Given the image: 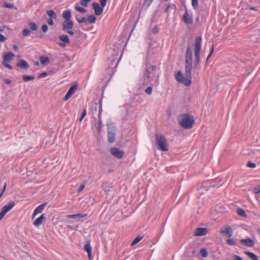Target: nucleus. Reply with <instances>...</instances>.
Listing matches in <instances>:
<instances>
[{
    "label": "nucleus",
    "mask_w": 260,
    "mask_h": 260,
    "mask_svg": "<svg viewBox=\"0 0 260 260\" xmlns=\"http://www.w3.org/2000/svg\"><path fill=\"white\" fill-rule=\"evenodd\" d=\"M192 68V52L190 47L187 49L185 54V77H184L180 71H178L175 75L176 80L186 86L191 84V72Z\"/></svg>",
    "instance_id": "nucleus-1"
},
{
    "label": "nucleus",
    "mask_w": 260,
    "mask_h": 260,
    "mask_svg": "<svg viewBox=\"0 0 260 260\" xmlns=\"http://www.w3.org/2000/svg\"><path fill=\"white\" fill-rule=\"evenodd\" d=\"M177 119L179 125L186 129L191 128L194 123L193 116L188 114H181L178 117Z\"/></svg>",
    "instance_id": "nucleus-2"
},
{
    "label": "nucleus",
    "mask_w": 260,
    "mask_h": 260,
    "mask_svg": "<svg viewBox=\"0 0 260 260\" xmlns=\"http://www.w3.org/2000/svg\"><path fill=\"white\" fill-rule=\"evenodd\" d=\"M202 38L201 36H198L196 38L194 43V68H199L200 62V52L201 49Z\"/></svg>",
    "instance_id": "nucleus-3"
},
{
    "label": "nucleus",
    "mask_w": 260,
    "mask_h": 260,
    "mask_svg": "<svg viewBox=\"0 0 260 260\" xmlns=\"http://www.w3.org/2000/svg\"><path fill=\"white\" fill-rule=\"evenodd\" d=\"M156 144L159 150L167 151L168 150V146L167 140L164 135L156 134Z\"/></svg>",
    "instance_id": "nucleus-4"
},
{
    "label": "nucleus",
    "mask_w": 260,
    "mask_h": 260,
    "mask_svg": "<svg viewBox=\"0 0 260 260\" xmlns=\"http://www.w3.org/2000/svg\"><path fill=\"white\" fill-rule=\"evenodd\" d=\"M156 69V67L154 65L147 66L144 75V77L149 81L152 80Z\"/></svg>",
    "instance_id": "nucleus-5"
},
{
    "label": "nucleus",
    "mask_w": 260,
    "mask_h": 260,
    "mask_svg": "<svg viewBox=\"0 0 260 260\" xmlns=\"http://www.w3.org/2000/svg\"><path fill=\"white\" fill-rule=\"evenodd\" d=\"M74 26L72 20H64L62 23V30L66 31L70 35L73 36L74 31L72 30Z\"/></svg>",
    "instance_id": "nucleus-6"
},
{
    "label": "nucleus",
    "mask_w": 260,
    "mask_h": 260,
    "mask_svg": "<svg viewBox=\"0 0 260 260\" xmlns=\"http://www.w3.org/2000/svg\"><path fill=\"white\" fill-rule=\"evenodd\" d=\"M15 205L14 202H11L8 204L5 205L2 209V211L0 212V220H1L5 215L10 211Z\"/></svg>",
    "instance_id": "nucleus-7"
},
{
    "label": "nucleus",
    "mask_w": 260,
    "mask_h": 260,
    "mask_svg": "<svg viewBox=\"0 0 260 260\" xmlns=\"http://www.w3.org/2000/svg\"><path fill=\"white\" fill-rule=\"evenodd\" d=\"M108 140L109 143L111 144L115 141V133L114 126L112 124L108 125Z\"/></svg>",
    "instance_id": "nucleus-8"
},
{
    "label": "nucleus",
    "mask_w": 260,
    "mask_h": 260,
    "mask_svg": "<svg viewBox=\"0 0 260 260\" xmlns=\"http://www.w3.org/2000/svg\"><path fill=\"white\" fill-rule=\"evenodd\" d=\"M111 154L115 157L118 159H121L123 157L124 152L122 150H120L116 147H111L110 149Z\"/></svg>",
    "instance_id": "nucleus-9"
},
{
    "label": "nucleus",
    "mask_w": 260,
    "mask_h": 260,
    "mask_svg": "<svg viewBox=\"0 0 260 260\" xmlns=\"http://www.w3.org/2000/svg\"><path fill=\"white\" fill-rule=\"evenodd\" d=\"M58 38L62 42L57 43V44L62 48L66 47L67 45L70 43V40L67 35H59Z\"/></svg>",
    "instance_id": "nucleus-10"
},
{
    "label": "nucleus",
    "mask_w": 260,
    "mask_h": 260,
    "mask_svg": "<svg viewBox=\"0 0 260 260\" xmlns=\"http://www.w3.org/2000/svg\"><path fill=\"white\" fill-rule=\"evenodd\" d=\"M77 88V85H72L67 92L66 95L64 97V101H66L69 99L75 92Z\"/></svg>",
    "instance_id": "nucleus-11"
},
{
    "label": "nucleus",
    "mask_w": 260,
    "mask_h": 260,
    "mask_svg": "<svg viewBox=\"0 0 260 260\" xmlns=\"http://www.w3.org/2000/svg\"><path fill=\"white\" fill-rule=\"evenodd\" d=\"M87 216V214H72V215H68L67 217L69 219H73L76 221H79L81 220L82 218H85Z\"/></svg>",
    "instance_id": "nucleus-12"
},
{
    "label": "nucleus",
    "mask_w": 260,
    "mask_h": 260,
    "mask_svg": "<svg viewBox=\"0 0 260 260\" xmlns=\"http://www.w3.org/2000/svg\"><path fill=\"white\" fill-rule=\"evenodd\" d=\"M208 229L205 228H198L196 229L194 235L196 236H202L206 235Z\"/></svg>",
    "instance_id": "nucleus-13"
},
{
    "label": "nucleus",
    "mask_w": 260,
    "mask_h": 260,
    "mask_svg": "<svg viewBox=\"0 0 260 260\" xmlns=\"http://www.w3.org/2000/svg\"><path fill=\"white\" fill-rule=\"evenodd\" d=\"M14 56L15 55L11 52L4 54L3 55V63H5V62H10L11 60H13Z\"/></svg>",
    "instance_id": "nucleus-14"
},
{
    "label": "nucleus",
    "mask_w": 260,
    "mask_h": 260,
    "mask_svg": "<svg viewBox=\"0 0 260 260\" xmlns=\"http://www.w3.org/2000/svg\"><path fill=\"white\" fill-rule=\"evenodd\" d=\"M46 216L44 214H42L39 218L36 219L33 224L36 226H39L46 220Z\"/></svg>",
    "instance_id": "nucleus-15"
},
{
    "label": "nucleus",
    "mask_w": 260,
    "mask_h": 260,
    "mask_svg": "<svg viewBox=\"0 0 260 260\" xmlns=\"http://www.w3.org/2000/svg\"><path fill=\"white\" fill-rule=\"evenodd\" d=\"M92 6L95 15H100L103 11V7H101L98 3H93Z\"/></svg>",
    "instance_id": "nucleus-16"
},
{
    "label": "nucleus",
    "mask_w": 260,
    "mask_h": 260,
    "mask_svg": "<svg viewBox=\"0 0 260 260\" xmlns=\"http://www.w3.org/2000/svg\"><path fill=\"white\" fill-rule=\"evenodd\" d=\"M240 242L241 244L248 247H252L254 245V241L249 238L241 239Z\"/></svg>",
    "instance_id": "nucleus-17"
},
{
    "label": "nucleus",
    "mask_w": 260,
    "mask_h": 260,
    "mask_svg": "<svg viewBox=\"0 0 260 260\" xmlns=\"http://www.w3.org/2000/svg\"><path fill=\"white\" fill-rule=\"evenodd\" d=\"M46 206V203H44L41 204V205L37 207L36 209L35 210L33 214L32 218L34 219L36 215L38 214V213H42V211L44 210L45 207Z\"/></svg>",
    "instance_id": "nucleus-18"
},
{
    "label": "nucleus",
    "mask_w": 260,
    "mask_h": 260,
    "mask_svg": "<svg viewBox=\"0 0 260 260\" xmlns=\"http://www.w3.org/2000/svg\"><path fill=\"white\" fill-rule=\"evenodd\" d=\"M16 66L21 69L27 70L29 68L28 63L24 60L21 59L17 63Z\"/></svg>",
    "instance_id": "nucleus-19"
},
{
    "label": "nucleus",
    "mask_w": 260,
    "mask_h": 260,
    "mask_svg": "<svg viewBox=\"0 0 260 260\" xmlns=\"http://www.w3.org/2000/svg\"><path fill=\"white\" fill-rule=\"evenodd\" d=\"M183 20L186 24H191L192 22L191 17H189L187 12L183 16Z\"/></svg>",
    "instance_id": "nucleus-20"
},
{
    "label": "nucleus",
    "mask_w": 260,
    "mask_h": 260,
    "mask_svg": "<svg viewBox=\"0 0 260 260\" xmlns=\"http://www.w3.org/2000/svg\"><path fill=\"white\" fill-rule=\"evenodd\" d=\"M62 16L65 19V20H72V16L70 10H66L63 11L62 14Z\"/></svg>",
    "instance_id": "nucleus-21"
},
{
    "label": "nucleus",
    "mask_w": 260,
    "mask_h": 260,
    "mask_svg": "<svg viewBox=\"0 0 260 260\" xmlns=\"http://www.w3.org/2000/svg\"><path fill=\"white\" fill-rule=\"evenodd\" d=\"M84 249L87 252L88 257L90 258L91 255V246L89 243L87 242L84 247Z\"/></svg>",
    "instance_id": "nucleus-22"
},
{
    "label": "nucleus",
    "mask_w": 260,
    "mask_h": 260,
    "mask_svg": "<svg viewBox=\"0 0 260 260\" xmlns=\"http://www.w3.org/2000/svg\"><path fill=\"white\" fill-rule=\"evenodd\" d=\"M40 60L42 64L46 65L49 63V58L46 56H41L40 57Z\"/></svg>",
    "instance_id": "nucleus-23"
},
{
    "label": "nucleus",
    "mask_w": 260,
    "mask_h": 260,
    "mask_svg": "<svg viewBox=\"0 0 260 260\" xmlns=\"http://www.w3.org/2000/svg\"><path fill=\"white\" fill-rule=\"evenodd\" d=\"M247 155L249 156H254L260 154V150L258 149H249L248 150Z\"/></svg>",
    "instance_id": "nucleus-24"
},
{
    "label": "nucleus",
    "mask_w": 260,
    "mask_h": 260,
    "mask_svg": "<svg viewBox=\"0 0 260 260\" xmlns=\"http://www.w3.org/2000/svg\"><path fill=\"white\" fill-rule=\"evenodd\" d=\"M244 253L252 260H258V257L256 255L251 252L245 251Z\"/></svg>",
    "instance_id": "nucleus-25"
},
{
    "label": "nucleus",
    "mask_w": 260,
    "mask_h": 260,
    "mask_svg": "<svg viewBox=\"0 0 260 260\" xmlns=\"http://www.w3.org/2000/svg\"><path fill=\"white\" fill-rule=\"evenodd\" d=\"M47 14L49 16V18L56 19L57 17L56 14L52 10L47 11Z\"/></svg>",
    "instance_id": "nucleus-26"
},
{
    "label": "nucleus",
    "mask_w": 260,
    "mask_h": 260,
    "mask_svg": "<svg viewBox=\"0 0 260 260\" xmlns=\"http://www.w3.org/2000/svg\"><path fill=\"white\" fill-rule=\"evenodd\" d=\"M143 236L140 235L137 236L131 243V245L132 246L135 245L143 239Z\"/></svg>",
    "instance_id": "nucleus-27"
},
{
    "label": "nucleus",
    "mask_w": 260,
    "mask_h": 260,
    "mask_svg": "<svg viewBox=\"0 0 260 260\" xmlns=\"http://www.w3.org/2000/svg\"><path fill=\"white\" fill-rule=\"evenodd\" d=\"M35 78V77L33 76H29L27 75H24L22 76V79L24 82H27L28 81L33 80Z\"/></svg>",
    "instance_id": "nucleus-28"
},
{
    "label": "nucleus",
    "mask_w": 260,
    "mask_h": 260,
    "mask_svg": "<svg viewBox=\"0 0 260 260\" xmlns=\"http://www.w3.org/2000/svg\"><path fill=\"white\" fill-rule=\"evenodd\" d=\"M219 232L221 235H222L223 236H227L228 235V225H224L222 228H221Z\"/></svg>",
    "instance_id": "nucleus-29"
},
{
    "label": "nucleus",
    "mask_w": 260,
    "mask_h": 260,
    "mask_svg": "<svg viewBox=\"0 0 260 260\" xmlns=\"http://www.w3.org/2000/svg\"><path fill=\"white\" fill-rule=\"evenodd\" d=\"M87 19L89 23H94L96 21V17L93 15H91L88 16Z\"/></svg>",
    "instance_id": "nucleus-30"
},
{
    "label": "nucleus",
    "mask_w": 260,
    "mask_h": 260,
    "mask_svg": "<svg viewBox=\"0 0 260 260\" xmlns=\"http://www.w3.org/2000/svg\"><path fill=\"white\" fill-rule=\"evenodd\" d=\"M237 213L240 216H241L242 217H247V215H246L245 211L243 209L239 208L237 210Z\"/></svg>",
    "instance_id": "nucleus-31"
},
{
    "label": "nucleus",
    "mask_w": 260,
    "mask_h": 260,
    "mask_svg": "<svg viewBox=\"0 0 260 260\" xmlns=\"http://www.w3.org/2000/svg\"><path fill=\"white\" fill-rule=\"evenodd\" d=\"M28 25L31 30L36 31L38 29V26L35 22H30Z\"/></svg>",
    "instance_id": "nucleus-32"
},
{
    "label": "nucleus",
    "mask_w": 260,
    "mask_h": 260,
    "mask_svg": "<svg viewBox=\"0 0 260 260\" xmlns=\"http://www.w3.org/2000/svg\"><path fill=\"white\" fill-rule=\"evenodd\" d=\"M191 5L194 10L198 8V0H191Z\"/></svg>",
    "instance_id": "nucleus-33"
},
{
    "label": "nucleus",
    "mask_w": 260,
    "mask_h": 260,
    "mask_svg": "<svg viewBox=\"0 0 260 260\" xmlns=\"http://www.w3.org/2000/svg\"><path fill=\"white\" fill-rule=\"evenodd\" d=\"M200 253L203 257H206L208 256V252L205 248L202 249L200 250Z\"/></svg>",
    "instance_id": "nucleus-34"
},
{
    "label": "nucleus",
    "mask_w": 260,
    "mask_h": 260,
    "mask_svg": "<svg viewBox=\"0 0 260 260\" xmlns=\"http://www.w3.org/2000/svg\"><path fill=\"white\" fill-rule=\"evenodd\" d=\"M153 1V0H145L143 4V6L145 7L146 8H148L149 6L152 3Z\"/></svg>",
    "instance_id": "nucleus-35"
},
{
    "label": "nucleus",
    "mask_w": 260,
    "mask_h": 260,
    "mask_svg": "<svg viewBox=\"0 0 260 260\" xmlns=\"http://www.w3.org/2000/svg\"><path fill=\"white\" fill-rule=\"evenodd\" d=\"M75 9L81 13H85L86 11V10L84 8L79 7L77 5L75 6Z\"/></svg>",
    "instance_id": "nucleus-36"
},
{
    "label": "nucleus",
    "mask_w": 260,
    "mask_h": 260,
    "mask_svg": "<svg viewBox=\"0 0 260 260\" xmlns=\"http://www.w3.org/2000/svg\"><path fill=\"white\" fill-rule=\"evenodd\" d=\"M4 6L7 8H14V5L11 3H4Z\"/></svg>",
    "instance_id": "nucleus-37"
},
{
    "label": "nucleus",
    "mask_w": 260,
    "mask_h": 260,
    "mask_svg": "<svg viewBox=\"0 0 260 260\" xmlns=\"http://www.w3.org/2000/svg\"><path fill=\"white\" fill-rule=\"evenodd\" d=\"M77 21L79 23H85L87 21V19L86 17H82L81 19H77Z\"/></svg>",
    "instance_id": "nucleus-38"
},
{
    "label": "nucleus",
    "mask_w": 260,
    "mask_h": 260,
    "mask_svg": "<svg viewBox=\"0 0 260 260\" xmlns=\"http://www.w3.org/2000/svg\"><path fill=\"white\" fill-rule=\"evenodd\" d=\"M214 52V47H213V45L212 46L211 50H210V53L209 54L208 56H207V58L206 59V63L207 64L208 63V59L210 58V57L211 56L212 54H213Z\"/></svg>",
    "instance_id": "nucleus-39"
},
{
    "label": "nucleus",
    "mask_w": 260,
    "mask_h": 260,
    "mask_svg": "<svg viewBox=\"0 0 260 260\" xmlns=\"http://www.w3.org/2000/svg\"><path fill=\"white\" fill-rule=\"evenodd\" d=\"M91 0H80V4L84 7H87L88 5V3Z\"/></svg>",
    "instance_id": "nucleus-40"
},
{
    "label": "nucleus",
    "mask_w": 260,
    "mask_h": 260,
    "mask_svg": "<svg viewBox=\"0 0 260 260\" xmlns=\"http://www.w3.org/2000/svg\"><path fill=\"white\" fill-rule=\"evenodd\" d=\"M247 166L248 167L251 168H254L256 167V165L254 163L251 162V161H248Z\"/></svg>",
    "instance_id": "nucleus-41"
},
{
    "label": "nucleus",
    "mask_w": 260,
    "mask_h": 260,
    "mask_svg": "<svg viewBox=\"0 0 260 260\" xmlns=\"http://www.w3.org/2000/svg\"><path fill=\"white\" fill-rule=\"evenodd\" d=\"M30 31L28 29H24L22 31V34L24 36H27L30 34Z\"/></svg>",
    "instance_id": "nucleus-42"
},
{
    "label": "nucleus",
    "mask_w": 260,
    "mask_h": 260,
    "mask_svg": "<svg viewBox=\"0 0 260 260\" xmlns=\"http://www.w3.org/2000/svg\"><path fill=\"white\" fill-rule=\"evenodd\" d=\"M152 87L149 86L145 89V92L147 94H150L152 93Z\"/></svg>",
    "instance_id": "nucleus-43"
},
{
    "label": "nucleus",
    "mask_w": 260,
    "mask_h": 260,
    "mask_svg": "<svg viewBox=\"0 0 260 260\" xmlns=\"http://www.w3.org/2000/svg\"><path fill=\"white\" fill-rule=\"evenodd\" d=\"M254 193H260V185H257L254 188Z\"/></svg>",
    "instance_id": "nucleus-44"
},
{
    "label": "nucleus",
    "mask_w": 260,
    "mask_h": 260,
    "mask_svg": "<svg viewBox=\"0 0 260 260\" xmlns=\"http://www.w3.org/2000/svg\"><path fill=\"white\" fill-rule=\"evenodd\" d=\"M48 30V27L46 24H43L42 26V30L43 32H46Z\"/></svg>",
    "instance_id": "nucleus-45"
},
{
    "label": "nucleus",
    "mask_w": 260,
    "mask_h": 260,
    "mask_svg": "<svg viewBox=\"0 0 260 260\" xmlns=\"http://www.w3.org/2000/svg\"><path fill=\"white\" fill-rule=\"evenodd\" d=\"M86 109H84L83 110V113H82V114L81 115V117H80V118L79 119L80 122L82 121V120L84 118V117L86 116Z\"/></svg>",
    "instance_id": "nucleus-46"
},
{
    "label": "nucleus",
    "mask_w": 260,
    "mask_h": 260,
    "mask_svg": "<svg viewBox=\"0 0 260 260\" xmlns=\"http://www.w3.org/2000/svg\"><path fill=\"white\" fill-rule=\"evenodd\" d=\"M97 128H98L99 132H100L102 128V120L101 119H99V124H98Z\"/></svg>",
    "instance_id": "nucleus-47"
},
{
    "label": "nucleus",
    "mask_w": 260,
    "mask_h": 260,
    "mask_svg": "<svg viewBox=\"0 0 260 260\" xmlns=\"http://www.w3.org/2000/svg\"><path fill=\"white\" fill-rule=\"evenodd\" d=\"M53 19H54V18H49L47 20V23L51 26H52L54 25V21Z\"/></svg>",
    "instance_id": "nucleus-48"
},
{
    "label": "nucleus",
    "mask_w": 260,
    "mask_h": 260,
    "mask_svg": "<svg viewBox=\"0 0 260 260\" xmlns=\"http://www.w3.org/2000/svg\"><path fill=\"white\" fill-rule=\"evenodd\" d=\"M7 38L3 35L0 34V42H4L6 40Z\"/></svg>",
    "instance_id": "nucleus-49"
},
{
    "label": "nucleus",
    "mask_w": 260,
    "mask_h": 260,
    "mask_svg": "<svg viewBox=\"0 0 260 260\" xmlns=\"http://www.w3.org/2000/svg\"><path fill=\"white\" fill-rule=\"evenodd\" d=\"M85 188V185L84 184H81L79 188L78 189L77 192L78 193L81 192Z\"/></svg>",
    "instance_id": "nucleus-50"
},
{
    "label": "nucleus",
    "mask_w": 260,
    "mask_h": 260,
    "mask_svg": "<svg viewBox=\"0 0 260 260\" xmlns=\"http://www.w3.org/2000/svg\"><path fill=\"white\" fill-rule=\"evenodd\" d=\"M106 0H100V2L101 4V5L102 6V7H104L106 6Z\"/></svg>",
    "instance_id": "nucleus-51"
},
{
    "label": "nucleus",
    "mask_w": 260,
    "mask_h": 260,
    "mask_svg": "<svg viewBox=\"0 0 260 260\" xmlns=\"http://www.w3.org/2000/svg\"><path fill=\"white\" fill-rule=\"evenodd\" d=\"M2 63L4 66L8 68L9 69L11 70L12 69V67L11 65H10L9 64H8L7 62H5V63Z\"/></svg>",
    "instance_id": "nucleus-52"
},
{
    "label": "nucleus",
    "mask_w": 260,
    "mask_h": 260,
    "mask_svg": "<svg viewBox=\"0 0 260 260\" xmlns=\"http://www.w3.org/2000/svg\"><path fill=\"white\" fill-rule=\"evenodd\" d=\"M48 74L46 72H43L39 75V78H44L47 76Z\"/></svg>",
    "instance_id": "nucleus-53"
},
{
    "label": "nucleus",
    "mask_w": 260,
    "mask_h": 260,
    "mask_svg": "<svg viewBox=\"0 0 260 260\" xmlns=\"http://www.w3.org/2000/svg\"><path fill=\"white\" fill-rule=\"evenodd\" d=\"M236 244L235 241L232 239H229V244L230 245H235Z\"/></svg>",
    "instance_id": "nucleus-54"
},
{
    "label": "nucleus",
    "mask_w": 260,
    "mask_h": 260,
    "mask_svg": "<svg viewBox=\"0 0 260 260\" xmlns=\"http://www.w3.org/2000/svg\"><path fill=\"white\" fill-rule=\"evenodd\" d=\"M4 81L7 84H10L11 83V80L8 78L4 79Z\"/></svg>",
    "instance_id": "nucleus-55"
},
{
    "label": "nucleus",
    "mask_w": 260,
    "mask_h": 260,
    "mask_svg": "<svg viewBox=\"0 0 260 260\" xmlns=\"http://www.w3.org/2000/svg\"><path fill=\"white\" fill-rule=\"evenodd\" d=\"M234 260H242V259L240 256L237 255H234Z\"/></svg>",
    "instance_id": "nucleus-56"
},
{
    "label": "nucleus",
    "mask_w": 260,
    "mask_h": 260,
    "mask_svg": "<svg viewBox=\"0 0 260 260\" xmlns=\"http://www.w3.org/2000/svg\"><path fill=\"white\" fill-rule=\"evenodd\" d=\"M158 31V28H157V26H155L153 28L152 32L153 34H155L157 33Z\"/></svg>",
    "instance_id": "nucleus-57"
},
{
    "label": "nucleus",
    "mask_w": 260,
    "mask_h": 260,
    "mask_svg": "<svg viewBox=\"0 0 260 260\" xmlns=\"http://www.w3.org/2000/svg\"><path fill=\"white\" fill-rule=\"evenodd\" d=\"M233 231L231 228L229 226V237H230L232 235Z\"/></svg>",
    "instance_id": "nucleus-58"
},
{
    "label": "nucleus",
    "mask_w": 260,
    "mask_h": 260,
    "mask_svg": "<svg viewBox=\"0 0 260 260\" xmlns=\"http://www.w3.org/2000/svg\"><path fill=\"white\" fill-rule=\"evenodd\" d=\"M6 187H7V184L6 183H5V185L4 186V188H3V191H2L1 193L0 194V198L2 197L4 192L5 191V190H6Z\"/></svg>",
    "instance_id": "nucleus-59"
},
{
    "label": "nucleus",
    "mask_w": 260,
    "mask_h": 260,
    "mask_svg": "<svg viewBox=\"0 0 260 260\" xmlns=\"http://www.w3.org/2000/svg\"><path fill=\"white\" fill-rule=\"evenodd\" d=\"M13 48L15 50L17 51L18 50V46L16 45L13 46Z\"/></svg>",
    "instance_id": "nucleus-60"
},
{
    "label": "nucleus",
    "mask_w": 260,
    "mask_h": 260,
    "mask_svg": "<svg viewBox=\"0 0 260 260\" xmlns=\"http://www.w3.org/2000/svg\"><path fill=\"white\" fill-rule=\"evenodd\" d=\"M249 9L250 10H255V11H257V8L256 7H251Z\"/></svg>",
    "instance_id": "nucleus-61"
},
{
    "label": "nucleus",
    "mask_w": 260,
    "mask_h": 260,
    "mask_svg": "<svg viewBox=\"0 0 260 260\" xmlns=\"http://www.w3.org/2000/svg\"><path fill=\"white\" fill-rule=\"evenodd\" d=\"M209 186L210 187H215V184H212V185H210Z\"/></svg>",
    "instance_id": "nucleus-62"
},
{
    "label": "nucleus",
    "mask_w": 260,
    "mask_h": 260,
    "mask_svg": "<svg viewBox=\"0 0 260 260\" xmlns=\"http://www.w3.org/2000/svg\"><path fill=\"white\" fill-rule=\"evenodd\" d=\"M39 62H37L36 63V65H39Z\"/></svg>",
    "instance_id": "nucleus-63"
},
{
    "label": "nucleus",
    "mask_w": 260,
    "mask_h": 260,
    "mask_svg": "<svg viewBox=\"0 0 260 260\" xmlns=\"http://www.w3.org/2000/svg\"><path fill=\"white\" fill-rule=\"evenodd\" d=\"M104 190H105V191H106V192L108 191V190H107V188H105Z\"/></svg>",
    "instance_id": "nucleus-64"
}]
</instances>
